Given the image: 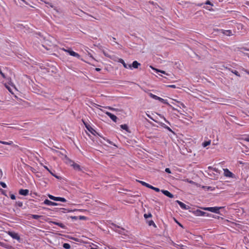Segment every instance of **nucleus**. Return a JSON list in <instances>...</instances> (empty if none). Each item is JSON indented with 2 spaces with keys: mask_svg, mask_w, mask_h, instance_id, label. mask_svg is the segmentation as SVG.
I'll return each instance as SVG.
<instances>
[{
  "mask_svg": "<svg viewBox=\"0 0 249 249\" xmlns=\"http://www.w3.org/2000/svg\"><path fill=\"white\" fill-rule=\"evenodd\" d=\"M148 95L152 98L155 99V100H159L160 101V102L163 103V104H166L167 105H168V106H169L170 107H171L173 110H177L175 108H174V107H173L167 101V100H165L163 98H161L156 95H154L153 94V93H148Z\"/></svg>",
  "mask_w": 249,
  "mask_h": 249,
  "instance_id": "f257e3e1",
  "label": "nucleus"
},
{
  "mask_svg": "<svg viewBox=\"0 0 249 249\" xmlns=\"http://www.w3.org/2000/svg\"><path fill=\"white\" fill-rule=\"evenodd\" d=\"M221 207H205L202 208L204 210L208 211L212 213H219V210L222 209Z\"/></svg>",
  "mask_w": 249,
  "mask_h": 249,
  "instance_id": "f03ea898",
  "label": "nucleus"
},
{
  "mask_svg": "<svg viewBox=\"0 0 249 249\" xmlns=\"http://www.w3.org/2000/svg\"><path fill=\"white\" fill-rule=\"evenodd\" d=\"M62 50L66 53H68L71 56L75 57L79 59L80 58V55L78 53L72 51L71 49H66L65 48H62Z\"/></svg>",
  "mask_w": 249,
  "mask_h": 249,
  "instance_id": "7ed1b4c3",
  "label": "nucleus"
},
{
  "mask_svg": "<svg viewBox=\"0 0 249 249\" xmlns=\"http://www.w3.org/2000/svg\"><path fill=\"white\" fill-rule=\"evenodd\" d=\"M223 171L224 176L230 178H235L234 175L232 172H231L228 169H223Z\"/></svg>",
  "mask_w": 249,
  "mask_h": 249,
  "instance_id": "20e7f679",
  "label": "nucleus"
},
{
  "mask_svg": "<svg viewBox=\"0 0 249 249\" xmlns=\"http://www.w3.org/2000/svg\"><path fill=\"white\" fill-rule=\"evenodd\" d=\"M102 111V110H101ZM103 111L107 114L114 122L116 123L117 121V117L114 114L108 112L103 110Z\"/></svg>",
  "mask_w": 249,
  "mask_h": 249,
  "instance_id": "39448f33",
  "label": "nucleus"
},
{
  "mask_svg": "<svg viewBox=\"0 0 249 249\" xmlns=\"http://www.w3.org/2000/svg\"><path fill=\"white\" fill-rule=\"evenodd\" d=\"M220 31L221 33L227 36H231L233 35L232 31L230 30H225L221 29Z\"/></svg>",
  "mask_w": 249,
  "mask_h": 249,
  "instance_id": "423d86ee",
  "label": "nucleus"
},
{
  "mask_svg": "<svg viewBox=\"0 0 249 249\" xmlns=\"http://www.w3.org/2000/svg\"><path fill=\"white\" fill-rule=\"evenodd\" d=\"M118 62L121 63H122L125 68H126V69H128V68L131 69V64L127 65L125 63V62L124 61V60L123 59L119 58V60H118Z\"/></svg>",
  "mask_w": 249,
  "mask_h": 249,
  "instance_id": "0eeeda50",
  "label": "nucleus"
},
{
  "mask_svg": "<svg viewBox=\"0 0 249 249\" xmlns=\"http://www.w3.org/2000/svg\"><path fill=\"white\" fill-rule=\"evenodd\" d=\"M176 202L178 203L179 206L183 210H187L189 208V207L187 206L186 204L179 200H177Z\"/></svg>",
  "mask_w": 249,
  "mask_h": 249,
  "instance_id": "6e6552de",
  "label": "nucleus"
},
{
  "mask_svg": "<svg viewBox=\"0 0 249 249\" xmlns=\"http://www.w3.org/2000/svg\"><path fill=\"white\" fill-rule=\"evenodd\" d=\"M8 234L13 239L19 240V237L17 233L14 232H9Z\"/></svg>",
  "mask_w": 249,
  "mask_h": 249,
  "instance_id": "1a4fd4ad",
  "label": "nucleus"
},
{
  "mask_svg": "<svg viewBox=\"0 0 249 249\" xmlns=\"http://www.w3.org/2000/svg\"><path fill=\"white\" fill-rule=\"evenodd\" d=\"M161 192L164 195H165L166 196H167L170 198H173L174 197V196L167 190H161Z\"/></svg>",
  "mask_w": 249,
  "mask_h": 249,
  "instance_id": "9d476101",
  "label": "nucleus"
},
{
  "mask_svg": "<svg viewBox=\"0 0 249 249\" xmlns=\"http://www.w3.org/2000/svg\"><path fill=\"white\" fill-rule=\"evenodd\" d=\"M44 203L49 206H56L57 204L55 202H52L48 199H45L44 201Z\"/></svg>",
  "mask_w": 249,
  "mask_h": 249,
  "instance_id": "9b49d317",
  "label": "nucleus"
},
{
  "mask_svg": "<svg viewBox=\"0 0 249 249\" xmlns=\"http://www.w3.org/2000/svg\"><path fill=\"white\" fill-rule=\"evenodd\" d=\"M19 194L21 195L26 196L29 194V190L27 189H20Z\"/></svg>",
  "mask_w": 249,
  "mask_h": 249,
  "instance_id": "f8f14e48",
  "label": "nucleus"
},
{
  "mask_svg": "<svg viewBox=\"0 0 249 249\" xmlns=\"http://www.w3.org/2000/svg\"><path fill=\"white\" fill-rule=\"evenodd\" d=\"M140 65H141L140 63L138 62L137 61H134L133 62L132 64H131V69H132V68L137 69L138 68V67L139 66H140Z\"/></svg>",
  "mask_w": 249,
  "mask_h": 249,
  "instance_id": "ddd939ff",
  "label": "nucleus"
},
{
  "mask_svg": "<svg viewBox=\"0 0 249 249\" xmlns=\"http://www.w3.org/2000/svg\"><path fill=\"white\" fill-rule=\"evenodd\" d=\"M223 224L228 226H232L235 225V224L232 222H231L227 219H225L223 221Z\"/></svg>",
  "mask_w": 249,
  "mask_h": 249,
  "instance_id": "4468645a",
  "label": "nucleus"
},
{
  "mask_svg": "<svg viewBox=\"0 0 249 249\" xmlns=\"http://www.w3.org/2000/svg\"><path fill=\"white\" fill-rule=\"evenodd\" d=\"M150 68L151 69H152L153 70H154L155 71H156V72H160L161 73H163V74H166L167 75H168V74H167L165 71H162V70H158L157 69H156V68H153V67L152 66H150Z\"/></svg>",
  "mask_w": 249,
  "mask_h": 249,
  "instance_id": "2eb2a0df",
  "label": "nucleus"
},
{
  "mask_svg": "<svg viewBox=\"0 0 249 249\" xmlns=\"http://www.w3.org/2000/svg\"><path fill=\"white\" fill-rule=\"evenodd\" d=\"M105 108H107L108 109H109L110 110H111V111H121V110L118 109V108H114V107H109V106L106 107Z\"/></svg>",
  "mask_w": 249,
  "mask_h": 249,
  "instance_id": "dca6fc26",
  "label": "nucleus"
},
{
  "mask_svg": "<svg viewBox=\"0 0 249 249\" xmlns=\"http://www.w3.org/2000/svg\"><path fill=\"white\" fill-rule=\"evenodd\" d=\"M0 143L3 144L9 145H11L13 144V142L12 141L4 142V141H0Z\"/></svg>",
  "mask_w": 249,
  "mask_h": 249,
  "instance_id": "f3484780",
  "label": "nucleus"
},
{
  "mask_svg": "<svg viewBox=\"0 0 249 249\" xmlns=\"http://www.w3.org/2000/svg\"><path fill=\"white\" fill-rule=\"evenodd\" d=\"M143 186H144L148 188H150V186H151V185L149 184L148 183L145 182H144L143 181H138Z\"/></svg>",
  "mask_w": 249,
  "mask_h": 249,
  "instance_id": "a211bd4d",
  "label": "nucleus"
},
{
  "mask_svg": "<svg viewBox=\"0 0 249 249\" xmlns=\"http://www.w3.org/2000/svg\"><path fill=\"white\" fill-rule=\"evenodd\" d=\"M71 166L73 167V168L75 170H80V166L77 164V163H73L72 164H71Z\"/></svg>",
  "mask_w": 249,
  "mask_h": 249,
  "instance_id": "6ab92c4d",
  "label": "nucleus"
},
{
  "mask_svg": "<svg viewBox=\"0 0 249 249\" xmlns=\"http://www.w3.org/2000/svg\"><path fill=\"white\" fill-rule=\"evenodd\" d=\"M147 222L149 226H153L154 227H156V224H155L154 222L152 220L147 221Z\"/></svg>",
  "mask_w": 249,
  "mask_h": 249,
  "instance_id": "aec40b11",
  "label": "nucleus"
},
{
  "mask_svg": "<svg viewBox=\"0 0 249 249\" xmlns=\"http://www.w3.org/2000/svg\"><path fill=\"white\" fill-rule=\"evenodd\" d=\"M210 144H211V141L210 140V141L204 142H203L202 146L204 147H205L209 145Z\"/></svg>",
  "mask_w": 249,
  "mask_h": 249,
  "instance_id": "412c9836",
  "label": "nucleus"
},
{
  "mask_svg": "<svg viewBox=\"0 0 249 249\" xmlns=\"http://www.w3.org/2000/svg\"><path fill=\"white\" fill-rule=\"evenodd\" d=\"M48 197H49L50 199H52V200H54V201H57V197H55V196H54L52 195H48Z\"/></svg>",
  "mask_w": 249,
  "mask_h": 249,
  "instance_id": "4be33fe9",
  "label": "nucleus"
},
{
  "mask_svg": "<svg viewBox=\"0 0 249 249\" xmlns=\"http://www.w3.org/2000/svg\"><path fill=\"white\" fill-rule=\"evenodd\" d=\"M120 127L123 129H124L127 131H128V126L126 124H122L120 125Z\"/></svg>",
  "mask_w": 249,
  "mask_h": 249,
  "instance_id": "5701e85b",
  "label": "nucleus"
},
{
  "mask_svg": "<svg viewBox=\"0 0 249 249\" xmlns=\"http://www.w3.org/2000/svg\"><path fill=\"white\" fill-rule=\"evenodd\" d=\"M63 247L66 249H69L71 248L70 245L68 243H64L63 245Z\"/></svg>",
  "mask_w": 249,
  "mask_h": 249,
  "instance_id": "b1692460",
  "label": "nucleus"
},
{
  "mask_svg": "<svg viewBox=\"0 0 249 249\" xmlns=\"http://www.w3.org/2000/svg\"><path fill=\"white\" fill-rule=\"evenodd\" d=\"M57 201H61L62 202H66V199L63 197H57Z\"/></svg>",
  "mask_w": 249,
  "mask_h": 249,
  "instance_id": "393cba45",
  "label": "nucleus"
},
{
  "mask_svg": "<svg viewBox=\"0 0 249 249\" xmlns=\"http://www.w3.org/2000/svg\"><path fill=\"white\" fill-rule=\"evenodd\" d=\"M31 216L33 218L35 219H38L39 218H40L41 217L40 215H36V214H32V215H31Z\"/></svg>",
  "mask_w": 249,
  "mask_h": 249,
  "instance_id": "a878e982",
  "label": "nucleus"
},
{
  "mask_svg": "<svg viewBox=\"0 0 249 249\" xmlns=\"http://www.w3.org/2000/svg\"><path fill=\"white\" fill-rule=\"evenodd\" d=\"M150 189H151L157 192H159L160 191V189H159L158 188L155 187L152 185H151Z\"/></svg>",
  "mask_w": 249,
  "mask_h": 249,
  "instance_id": "bb28decb",
  "label": "nucleus"
},
{
  "mask_svg": "<svg viewBox=\"0 0 249 249\" xmlns=\"http://www.w3.org/2000/svg\"><path fill=\"white\" fill-rule=\"evenodd\" d=\"M144 217L145 218V219H147L149 217H152V214L151 213H145L144 214Z\"/></svg>",
  "mask_w": 249,
  "mask_h": 249,
  "instance_id": "cd10ccee",
  "label": "nucleus"
},
{
  "mask_svg": "<svg viewBox=\"0 0 249 249\" xmlns=\"http://www.w3.org/2000/svg\"><path fill=\"white\" fill-rule=\"evenodd\" d=\"M53 223L55 225H57V226H59V227H61L62 228H64V227H65L64 225L62 223H61L54 222Z\"/></svg>",
  "mask_w": 249,
  "mask_h": 249,
  "instance_id": "c85d7f7f",
  "label": "nucleus"
},
{
  "mask_svg": "<svg viewBox=\"0 0 249 249\" xmlns=\"http://www.w3.org/2000/svg\"><path fill=\"white\" fill-rule=\"evenodd\" d=\"M161 125H162L164 128H165L166 129H167V130H168L169 131H172L171 129L169 127H168V126H166L164 124H161Z\"/></svg>",
  "mask_w": 249,
  "mask_h": 249,
  "instance_id": "c756f323",
  "label": "nucleus"
},
{
  "mask_svg": "<svg viewBox=\"0 0 249 249\" xmlns=\"http://www.w3.org/2000/svg\"><path fill=\"white\" fill-rule=\"evenodd\" d=\"M0 184L1 186V187L3 188H5L7 187L6 184L4 182H0Z\"/></svg>",
  "mask_w": 249,
  "mask_h": 249,
  "instance_id": "7c9ffc66",
  "label": "nucleus"
},
{
  "mask_svg": "<svg viewBox=\"0 0 249 249\" xmlns=\"http://www.w3.org/2000/svg\"><path fill=\"white\" fill-rule=\"evenodd\" d=\"M167 87H169V88H174V89H175L177 88L176 86L175 85H167L166 86Z\"/></svg>",
  "mask_w": 249,
  "mask_h": 249,
  "instance_id": "2f4dec72",
  "label": "nucleus"
},
{
  "mask_svg": "<svg viewBox=\"0 0 249 249\" xmlns=\"http://www.w3.org/2000/svg\"><path fill=\"white\" fill-rule=\"evenodd\" d=\"M5 87L6 88V89L11 93H12V90L11 89V88L9 87L8 86L5 85Z\"/></svg>",
  "mask_w": 249,
  "mask_h": 249,
  "instance_id": "473e14b6",
  "label": "nucleus"
},
{
  "mask_svg": "<svg viewBox=\"0 0 249 249\" xmlns=\"http://www.w3.org/2000/svg\"><path fill=\"white\" fill-rule=\"evenodd\" d=\"M232 72L238 76H240L238 72L236 71H232Z\"/></svg>",
  "mask_w": 249,
  "mask_h": 249,
  "instance_id": "72a5a7b5",
  "label": "nucleus"
},
{
  "mask_svg": "<svg viewBox=\"0 0 249 249\" xmlns=\"http://www.w3.org/2000/svg\"><path fill=\"white\" fill-rule=\"evenodd\" d=\"M165 171L167 173H169V174H170L171 172V170L169 168H166L165 170Z\"/></svg>",
  "mask_w": 249,
  "mask_h": 249,
  "instance_id": "f704fd0d",
  "label": "nucleus"
},
{
  "mask_svg": "<svg viewBox=\"0 0 249 249\" xmlns=\"http://www.w3.org/2000/svg\"><path fill=\"white\" fill-rule=\"evenodd\" d=\"M44 2L47 4H48L52 8H53V6L52 5V3H49V2H46V1H44Z\"/></svg>",
  "mask_w": 249,
  "mask_h": 249,
  "instance_id": "c9c22d12",
  "label": "nucleus"
},
{
  "mask_svg": "<svg viewBox=\"0 0 249 249\" xmlns=\"http://www.w3.org/2000/svg\"><path fill=\"white\" fill-rule=\"evenodd\" d=\"M87 218L85 216H79V219L80 220H85Z\"/></svg>",
  "mask_w": 249,
  "mask_h": 249,
  "instance_id": "e433bc0d",
  "label": "nucleus"
},
{
  "mask_svg": "<svg viewBox=\"0 0 249 249\" xmlns=\"http://www.w3.org/2000/svg\"><path fill=\"white\" fill-rule=\"evenodd\" d=\"M10 198H11L12 199L14 200V199H16V196H15L14 195H13V194H11V195H10Z\"/></svg>",
  "mask_w": 249,
  "mask_h": 249,
  "instance_id": "4c0bfd02",
  "label": "nucleus"
},
{
  "mask_svg": "<svg viewBox=\"0 0 249 249\" xmlns=\"http://www.w3.org/2000/svg\"><path fill=\"white\" fill-rule=\"evenodd\" d=\"M41 164V165L43 166V167H44L45 169H46L48 172L50 170L48 168V167H47V166H45V165H43L42 164Z\"/></svg>",
  "mask_w": 249,
  "mask_h": 249,
  "instance_id": "58836bf2",
  "label": "nucleus"
},
{
  "mask_svg": "<svg viewBox=\"0 0 249 249\" xmlns=\"http://www.w3.org/2000/svg\"><path fill=\"white\" fill-rule=\"evenodd\" d=\"M0 74H1V75L3 77V78H5V74L1 71L0 70Z\"/></svg>",
  "mask_w": 249,
  "mask_h": 249,
  "instance_id": "ea45409f",
  "label": "nucleus"
},
{
  "mask_svg": "<svg viewBox=\"0 0 249 249\" xmlns=\"http://www.w3.org/2000/svg\"><path fill=\"white\" fill-rule=\"evenodd\" d=\"M245 141L249 142V135L245 138Z\"/></svg>",
  "mask_w": 249,
  "mask_h": 249,
  "instance_id": "a19ab883",
  "label": "nucleus"
},
{
  "mask_svg": "<svg viewBox=\"0 0 249 249\" xmlns=\"http://www.w3.org/2000/svg\"><path fill=\"white\" fill-rule=\"evenodd\" d=\"M186 181L190 183H191V184H194L195 183L193 181H192V180H189L188 179H187Z\"/></svg>",
  "mask_w": 249,
  "mask_h": 249,
  "instance_id": "79ce46f5",
  "label": "nucleus"
},
{
  "mask_svg": "<svg viewBox=\"0 0 249 249\" xmlns=\"http://www.w3.org/2000/svg\"><path fill=\"white\" fill-rule=\"evenodd\" d=\"M206 4H209V5H213V4H211V2L209 0H207L206 2Z\"/></svg>",
  "mask_w": 249,
  "mask_h": 249,
  "instance_id": "37998d69",
  "label": "nucleus"
},
{
  "mask_svg": "<svg viewBox=\"0 0 249 249\" xmlns=\"http://www.w3.org/2000/svg\"><path fill=\"white\" fill-rule=\"evenodd\" d=\"M18 204L19 207H21L22 206V203L21 202H18Z\"/></svg>",
  "mask_w": 249,
  "mask_h": 249,
  "instance_id": "c03bdc74",
  "label": "nucleus"
},
{
  "mask_svg": "<svg viewBox=\"0 0 249 249\" xmlns=\"http://www.w3.org/2000/svg\"><path fill=\"white\" fill-rule=\"evenodd\" d=\"M147 116H148V117H149L150 119H152V120L155 121L151 117L150 115L148 114H146Z\"/></svg>",
  "mask_w": 249,
  "mask_h": 249,
  "instance_id": "a18cd8bd",
  "label": "nucleus"
},
{
  "mask_svg": "<svg viewBox=\"0 0 249 249\" xmlns=\"http://www.w3.org/2000/svg\"><path fill=\"white\" fill-rule=\"evenodd\" d=\"M180 106H181L182 107H183V108L186 107L184 105V104L183 103H180Z\"/></svg>",
  "mask_w": 249,
  "mask_h": 249,
  "instance_id": "49530a36",
  "label": "nucleus"
},
{
  "mask_svg": "<svg viewBox=\"0 0 249 249\" xmlns=\"http://www.w3.org/2000/svg\"><path fill=\"white\" fill-rule=\"evenodd\" d=\"M53 176L58 179H59L60 178L58 176H57V175H56L55 174H54V175Z\"/></svg>",
  "mask_w": 249,
  "mask_h": 249,
  "instance_id": "de8ad7c7",
  "label": "nucleus"
},
{
  "mask_svg": "<svg viewBox=\"0 0 249 249\" xmlns=\"http://www.w3.org/2000/svg\"><path fill=\"white\" fill-rule=\"evenodd\" d=\"M49 172L52 175V176H53L54 175V174L53 173V172H52L51 170H50L49 171Z\"/></svg>",
  "mask_w": 249,
  "mask_h": 249,
  "instance_id": "09e8293b",
  "label": "nucleus"
},
{
  "mask_svg": "<svg viewBox=\"0 0 249 249\" xmlns=\"http://www.w3.org/2000/svg\"><path fill=\"white\" fill-rule=\"evenodd\" d=\"M95 70H96V71H100L101 70V69H100V68H96V69H95Z\"/></svg>",
  "mask_w": 249,
  "mask_h": 249,
  "instance_id": "8fccbe9b",
  "label": "nucleus"
},
{
  "mask_svg": "<svg viewBox=\"0 0 249 249\" xmlns=\"http://www.w3.org/2000/svg\"><path fill=\"white\" fill-rule=\"evenodd\" d=\"M164 121L166 122H167L168 123H169V122L166 120V119L164 118V117H163Z\"/></svg>",
  "mask_w": 249,
  "mask_h": 249,
  "instance_id": "3c124183",
  "label": "nucleus"
},
{
  "mask_svg": "<svg viewBox=\"0 0 249 249\" xmlns=\"http://www.w3.org/2000/svg\"><path fill=\"white\" fill-rule=\"evenodd\" d=\"M201 215H203L205 213L204 212H201Z\"/></svg>",
  "mask_w": 249,
  "mask_h": 249,
  "instance_id": "603ef678",
  "label": "nucleus"
},
{
  "mask_svg": "<svg viewBox=\"0 0 249 249\" xmlns=\"http://www.w3.org/2000/svg\"><path fill=\"white\" fill-rule=\"evenodd\" d=\"M90 249H98L97 248H91Z\"/></svg>",
  "mask_w": 249,
  "mask_h": 249,
  "instance_id": "864d4df0",
  "label": "nucleus"
},
{
  "mask_svg": "<svg viewBox=\"0 0 249 249\" xmlns=\"http://www.w3.org/2000/svg\"><path fill=\"white\" fill-rule=\"evenodd\" d=\"M12 86L14 88H15V87L13 85H12Z\"/></svg>",
  "mask_w": 249,
  "mask_h": 249,
  "instance_id": "5fc2aeb1",
  "label": "nucleus"
},
{
  "mask_svg": "<svg viewBox=\"0 0 249 249\" xmlns=\"http://www.w3.org/2000/svg\"><path fill=\"white\" fill-rule=\"evenodd\" d=\"M54 10H55L57 12H58L57 10L56 9V8H54Z\"/></svg>",
  "mask_w": 249,
  "mask_h": 249,
  "instance_id": "6e6d98bb",
  "label": "nucleus"
},
{
  "mask_svg": "<svg viewBox=\"0 0 249 249\" xmlns=\"http://www.w3.org/2000/svg\"><path fill=\"white\" fill-rule=\"evenodd\" d=\"M96 107H99L100 106L99 105H96Z\"/></svg>",
  "mask_w": 249,
  "mask_h": 249,
  "instance_id": "4d7b16f0",
  "label": "nucleus"
},
{
  "mask_svg": "<svg viewBox=\"0 0 249 249\" xmlns=\"http://www.w3.org/2000/svg\"><path fill=\"white\" fill-rule=\"evenodd\" d=\"M115 39V38H113V40H114Z\"/></svg>",
  "mask_w": 249,
  "mask_h": 249,
  "instance_id": "13d9d810",
  "label": "nucleus"
},
{
  "mask_svg": "<svg viewBox=\"0 0 249 249\" xmlns=\"http://www.w3.org/2000/svg\"><path fill=\"white\" fill-rule=\"evenodd\" d=\"M115 39V38H113V40H114Z\"/></svg>",
  "mask_w": 249,
  "mask_h": 249,
  "instance_id": "bf43d9fd",
  "label": "nucleus"
},
{
  "mask_svg": "<svg viewBox=\"0 0 249 249\" xmlns=\"http://www.w3.org/2000/svg\"><path fill=\"white\" fill-rule=\"evenodd\" d=\"M247 73H248V74H249V72H248L247 71H246Z\"/></svg>",
  "mask_w": 249,
  "mask_h": 249,
  "instance_id": "052dcab7",
  "label": "nucleus"
}]
</instances>
